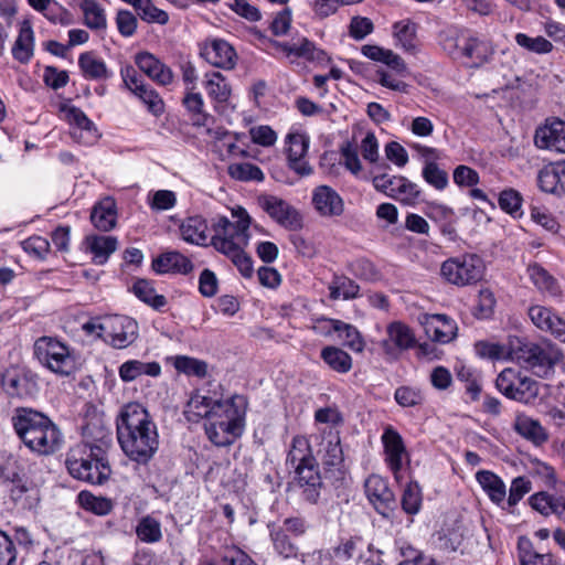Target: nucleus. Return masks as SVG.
<instances>
[{"label": "nucleus", "mask_w": 565, "mask_h": 565, "mask_svg": "<svg viewBox=\"0 0 565 565\" xmlns=\"http://www.w3.org/2000/svg\"><path fill=\"white\" fill-rule=\"evenodd\" d=\"M312 205L320 216L337 217L344 212L340 194L329 185H319L312 191Z\"/></svg>", "instance_id": "obj_19"}, {"label": "nucleus", "mask_w": 565, "mask_h": 565, "mask_svg": "<svg viewBox=\"0 0 565 565\" xmlns=\"http://www.w3.org/2000/svg\"><path fill=\"white\" fill-rule=\"evenodd\" d=\"M136 535L145 543H157L162 539L161 523L151 515L142 516L136 526Z\"/></svg>", "instance_id": "obj_52"}, {"label": "nucleus", "mask_w": 565, "mask_h": 565, "mask_svg": "<svg viewBox=\"0 0 565 565\" xmlns=\"http://www.w3.org/2000/svg\"><path fill=\"white\" fill-rule=\"evenodd\" d=\"M247 399L243 395H233L225 401H214V445L226 446L243 434Z\"/></svg>", "instance_id": "obj_6"}, {"label": "nucleus", "mask_w": 565, "mask_h": 565, "mask_svg": "<svg viewBox=\"0 0 565 565\" xmlns=\"http://www.w3.org/2000/svg\"><path fill=\"white\" fill-rule=\"evenodd\" d=\"M85 248L93 254L97 265H104L109 256L117 249V238L114 236L89 235L85 238Z\"/></svg>", "instance_id": "obj_28"}, {"label": "nucleus", "mask_w": 565, "mask_h": 565, "mask_svg": "<svg viewBox=\"0 0 565 565\" xmlns=\"http://www.w3.org/2000/svg\"><path fill=\"white\" fill-rule=\"evenodd\" d=\"M333 329L339 338L342 339L344 347L358 353L363 352L365 342L362 334L354 326L340 320L334 322Z\"/></svg>", "instance_id": "obj_48"}, {"label": "nucleus", "mask_w": 565, "mask_h": 565, "mask_svg": "<svg viewBox=\"0 0 565 565\" xmlns=\"http://www.w3.org/2000/svg\"><path fill=\"white\" fill-rule=\"evenodd\" d=\"M13 428L32 452L50 456L61 449L63 434L44 414L31 408H19L12 417Z\"/></svg>", "instance_id": "obj_3"}, {"label": "nucleus", "mask_w": 565, "mask_h": 565, "mask_svg": "<svg viewBox=\"0 0 565 565\" xmlns=\"http://www.w3.org/2000/svg\"><path fill=\"white\" fill-rule=\"evenodd\" d=\"M214 565H257L234 544H225L214 555Z\"/></svg>", "instance_id": "obj_44"}, {"label": "nucleus", "mask_w": 565, "mask_h": 565, "mask_svg": "<svg viewBox=\"0 0 565 565\" xmlns=\"http://www.w3.org/2000/svg\"><path fill=\"white\" fill-rule=\"evenodd\" d=\"M372 182L377 191L405 204H414L420 194L417 184L411 182L405 177H390L384 172H379L373 177Z\"/></svg>", "instance_id": "obj_13"}, {"label": "nucleus", "mask_w": 565, "mask_h": 565, "mask_svg": "<svg viewBox=\"0 0 565 565\" xmlns=\"http://www.w3.org/2000/svg\"><path fill=\"white\" fill-rule=\"evenodd\" d=\"M135 62L139 70L157 84L166 86L173 82L174 75L172 70L153 54L148 52L138 53Z\"/></svg>", "instance_id": "obj_22"}, {"label": "nucleus", "mask_w": 565, "mask_h": 565, "mask_svg": "<svg viewBox=\"0 0 565 565\" xmlns=\"http://www.w3.org/2000/svg\"><path fill=\"white\" fill-rule=\"evenodd\" d=\"M34 355L41 364L56 374L68 375L74 370V358L68 347L56 338H39L34 343Z\"/></svg>", "instance_id": "obj_10"}, {"label": "nucleus", "mask_w": 565, "mask_h": 565, "mask_svg": "<svg viewBox=\"0 0 565 565\" xmlns=\"http://www.w3.org/2000/svg\"><path fill=\"white\" fill-rule=\"evenodd\" d=\"M231 215L234 221L218 216L214 224V249L231 259L244 278H250L254 274L253 259L244 250L249 242L250 216L241 206L231 210Z\"/></svg>", "instance_id": "obj_2"}, {"label": "nucleus", "mask_w": 565, "mask_h": 565, "mask_svg": "<svg viewBox=\"0 0 565 565\" xmlns=\"http://www.w3.org/2000/svg\"><path fill=\"white\" fill-rule=\"evenodd\" d=\"M191 262L178 252H167L153 259L152 268L159 274L170 271L186 274L192 270Z\"/></svg>", "instance_id": "obj_34"}, {"label": "nucleus", "mask_w": 565, "mask_h": 565, "mask_svg": "<svg viewBox=\"0 0 565 565\" xmlns=\"http://www.w3.org/2000/svg\"><path fill=\"white\" fill-rule=\"evenodd\" d=\"M34 53V33L29 24H23L12 46V56L22 64H28Z\"/></svg>", "instance_id": "obj_38"}, {"label": "nucleus", "mask_w": 565, "mask_h": 565, "mask_svg": "<svg viewBox=\"0 0 565 565\" xmlns=\"http://www.w3.org/2000/svg\"><path fill=\"white\" fill-rule=\"evenodd\" d=\"M315 459L308 439L305 436H295L287 456V465L296 468L297 466L312 462Z\"/></svg>", "instance_id": "obj_46"}, {"label": "nucleus", "mask_w": 565, "mask_h": 565, "mask_svg": "<svg viewBox=\"0 0 565 565\" xmlns=\"http://www.w3.org/2000/svg\"><path fill=\"white\" fill-rule=\"evenodd\" d=\"M134 7L138 17L147 23L167 24L169 15L166 11L157 8L151 0H136Z\"/></svg>", "instance_id": "obj_53"}, {"label": "nucleus", "mask_w": 565, "mask_h": 565, "mask_svg": "<svg viewBox=\"0 0 565 565\" xmlns=\"http://www.w3.org/2000/svg\"><path fill=\"white\" fill-rule=\"evenodd\" d=\"M514 39L518 45L536 54L551 53L554 47L552 42L541 35L531 38L525 33H516Z\"/></svg>", "instance_id": "obj_60"}, {"label": "nucleus", "mask_w": 565, "mask_h": 565, "mask_svg": "<svg viewBox=\"0 0 565 565\" xmlns=\"http://www.w3.org/2000/svg\"><path fill=\"white\" fill-rule=\"evenodd\" d=\"M183 414L188 422H203L207 439L212 441V427L210 426V416L212 414V399L209 396L194 392L188 401Z\"/></svg>", "instance_id": "obj_21"}, {"label": "nucleus", "mask_w": 565, "mask_h": 565, "mask_svg": "<svg viewBox=\"0 0 565 565\" xmlns=\"http://www.w3.org/2000/svg\"><path fill=\"white\" fill-rule=\"evenodd\" d=\"M382 443L386 454V461L397 479L402 469L403 457L406 455L403 438L397 430L388 426L382 435Z\"/></svg>", "instance_id": "obj_24"}, {"label": "nucleus", "mask_w": 565, "mask_h": 565, "mask_svg": "<svg viewBox=\"0 0 565 565\" xmlns=\"http://www.w3.org/2000/svg\"><path fill=\"white\" fill-rule=\"evenodd\" d=\"M518 554L521 565H557L552 553L536 552L531 540L525 536L519 537Z\"/></svg>", "instance_id": "obj_35"}, {"label": "nucleus", "mask_w": 565, "mask_h": 565, "mask_svg": "<svg viewBox=\"0 0 565 565\" xmlns=\"http://www.w3.org/2000/svg\"><path fill=\"white\" fill-rule=\"evenodd\" d=\"M564 498V494L561 495H552L546 492H539L530 497L529 502L530 505L540 512L543 515H548L551 513L556 514V510H558V501Z\"/></svg>", "instance_id": "obj_59"}, {"label": "nucleus", "mask_w": 565, "mask_h": 565, "mask_svg": "<svg viewBox=\"0 0 565 565\" xmlns=\"http://www.w3.org/2000/svg\"><path fill=\"white\" fill-rule=\"evenodd\" d=\"M422 324L426 335L434 342L448 343L457 337V323L446 315H426Z\"/></svg>", "instance_id": "obj_18"}, {"label": "nucleus", "mask_w": 565, "mask_h": 565, "mask_svg": "<svg viewBox=\"0 0 565 565\" xmlns=\"http://www.w3.org/2000/svg\"><path fill=\"white\" fill-rule=\"evenodd\" d=\"M78 499L81 505L85 510L90 511L97 515H107L114 508L111 500L102 497H95L86 491H82L78 494Z\"/></svg>", "instance_id": "obj_58"}, {"label": "nucleus", "mask_w": 565, "mask_h": 565, "mask_svg": "<svg viewBox=\"0 0 565 565\" xmlns=\"http://www.w3.org/2000/svg\"><path fill=\"white\" fill-rule=\"evenodd\" d=\"M2 387L11 397H31L36 392V383L25 372L9 370L2 375Z\"/></svg>", "instance_id": "obj_23"}, {"label": "nucleus", "mask_w": 565, "mask_h": 565, "mask_svg": "<svg viewBox=\"0 0 565 565\" xmlns=\"http://www.w3.org/2000/svg\"><path fill=\"white\" fill-rule=\"evenodd\" d=\"M484 271V262L477 254H463L448 258L440 267L443 278L457 287L478 284L482 280Z\"/></svg>", "instance_id": "obj_8"}, {"label": "nucleus", "mask_w": 565, "mask_h": 565, "mask_svg": "<svg viewBox=\"0 0 565 565\" xmlns=\"http://www.w3.org/2000/svg\"><path fill=\"white\" fill-rule=\"evenodd\" d=\"M183 104L192 114L193 125L198 127H205L209 120V114L203 111L204 103L201 94L189 90L183 98Z\"/></svg>", "instance_id": "obj_57"}, {"label": "nucleus", "mask_w": 565, "mask_h": 565, "mask_svg": "<svg viewBox=\"0 0 565 565\" xmlns=\"http://www.w3.org/2000/svg\"><path fill=\"white\" fill-rule=\"evenodd\" d=\"M67 119L70 124L73 126L72 136L77 138V131L79 134L86 132L89 139H95L97 137V129L94 122L86 116V114L77 108L71 107L66 113Z\"/></svg>", "instance_id": "obj_51"}, {"label": "nucleus", "mask_w": 565, "mask_h": 565, "mask_svg": "<svg viewBox=\"0 0 565 565\" xmlns=\"http://www.w3.org/2000/svg\"><path fill=\"white\" fill-rule=\"evenodd\" d=\"M423 179L433 188L443 191L447 188L449 179L448 173L443 170L437 162L424 164L422 171Z\"/></svg>", "instance_id": "obj_61"}, {"label": "nucleus", "mask_w": 565, "mask_h": 565, "mask_svg": "<svg viewBox=\"0 0 565 565\" xmlns=\"http://www.w3.org/2000/svg\"><path fill=\"white\" fill-rule=\"evenodd\" d=\"M98 337H104L114 348L124 349L138 338V323L127 316L107 317L100 322Z\"/></svg>", "instance_id": "obj_12"}, {"label": "nucleus", "mask_w": 565, "mask_h": 565, "mask_svg": "<svg viewBox=\"0 0 565 565\" xmlns=\"http://www.w3.org/2000/svg\"><path fill=\"white\" fill-rule=\"evenodd\" d=\"M182 238L191 244L207 246L212 238L207 236V224L201 216L188 217L180 226Z\"/></svg>", "instance_id": "obj_30"}, {"label": "nucleus", "mask_w": 565, "mask_h": 565, "mask_svg": "<svg viewBox=\"0 0 565 565\" xmlns=\"http://www.w3.org/2000/svg\"><path fill=\"white\" fill-rule=\"evenodd\" d=\"M83 440L81 443H90V446H98L104 450H108L111 438L108 428L100 415L87 417L86 423L82 427Z\"/></svg>", "instance_id": "obj_25"}, {"label": "nucleus", "mask_w": 565, "mask_h": 565, "mask_svg": "<svg viewBox=\"0 0 565 565\" xmlns=\"http://www.w3.org/2000/svg\"><path fill=\"white\" fill-rule=\"evenodd\" d=\"M388 339L383 342L384 348L388 351V344L392 342L399 350H407L415 344V335L411 328L402 322H392L387 327Z\"/></svg>", "instance_id": "obj_42"}, {"label": "nucleus", "mask_w": 565, "mask_h": 565, "mask_svg": "<svg viewBox=\"0 0 565 565\" xmlns=\"http://www.w3.org/2000/svg\"><path fill=\"white\" fill-rule=\"evenodd\" d=\"M117 439L132 461L147 465L159 448V434L148 411L139 403L125 405L116 419Z\"/></svg>", "instance_id": "obj_1"}, {"label": "nucleus", "mask_w": 565, "mask_h": 565, "mask_svg": "<svg viewBox=\"0 0 565 565\" xmlns=\"http://www.w3.org/2000/svg\"><path fill=\"white\" fill-rule=\"evenodd\" d=\"M78 65L83 75L88 79H107L111 76L105 62L93 52L82 53L78 57Z\"/></svg>", "instance_id": "obj_41"}, {"label": "nucleus", "mask_w": 565, "mask_h": 565, "mask_svg": "<svg viewBox=\"0 0 565 565\" xmlns=\"http://www.w3.org/2000/svg\"><path fill=\"white\" fill-rule=\"evenodd\" d=\"M365 493L375 510L388 518L395 508V497L387 481L377 475L370 476L365 481Z\"/></svg>", "instance_id": "obj_16"}, {"label": "nucleus", "mask_w": 565, "mask_h": 565, "mask_svg": "<svg viewBox=\"0 0 565 565\" xmlns=\"http://www.w3.org/2000/svg\"><path fill=\"white\" fill-rule=\"evenodd\" d=\"M561 163L546 166L537 174V184L546 193L562 195Z\"/></svg>", "instance_id": "obj_47"}, {"label": "nucleus", "mask_w": 565, "mask_h": 565, "mask_svg": "<svg viewBox=\"0 0 565 565\" xmlns=\"http://www.w3.org/2000/svg\"><path fill=\"white\" fill-rule=\"evenodd\" d=\"M237 55L234 47L224 40H214V67L232 70Z\"/></svg>", "instance_id": "obj_54"}, {"label": "nucleus", "mask_w": 565, "mask_h": 565, "mask_svg": "<svg viewBox=\"0 0 565 565\" xmlns=\"http://www.w3.org/2000/svg\"><path fill=\"white\" fill-rule=\"evenodd\" d=\"M323 467V478L335 489L348 486V471L344 467L343 450L338 431H324L317 450Z\"/></svg>", "instance_id": "obj_7"}, {"label": "nucleus", "mask_w": 565, "mask_h": 565, "mask_svg": "<svg viewBox=\"0 0 565 565\" xmlns=\"http://www.w3.org/2000/svg\"><path fill=\"white\" fill-rule=\"evenodd\" d=\"M232 88L226 78L218 72H214V109L224 117L227 121L231 120V115L235 110V105L231 100Z\"/></svg>", "instance_id": "obj_31"}, {"label": "nucleus", "mask_w": 565, "mask_h": 565, "mask_svg": "<svg viewBox=\"0 0 565 565\" xmlns=\"http://www.w3.org/2000/svg\"><path fill=\"white\" fill-rule=\"evenodd\" d=\"M475 351L480 358L500 360L509 358V344L503 345L490 341H478L475 343Z\"/></svg>", "instance_id": "obj_63"}, {"label": "nucleus", "mask_w": 565, "mask_h": 565, "mask_svg": "<svg viewBox=\"0 0 565 565\" xmlns=\"http://www.w3.org/2000/svg\"><path fill=\"white\" fill-rule=\"evenodd\" d=\"M132 291L136 297L156 310H160L167 305L166 297L158 295L150 281L146 279H138L132 286Z\"/></svg>", "instance_id": "obj_50"}, {"label": "nucleus", "mask_w": 565, "mask_h": 565, "mask_svg": "<svg viewBox=\"0 0 565 565\" xmlns=\"http://www.w3.org/2000/svg\"><path fill=\"white\" fill-rule=\"evenodd\" d=\"M495 386L505 397L532 404L540 394L541 384L514 367H505L495 380Z\"/></svg>", "instance_id": "obj_9"}, {"label": "nucleus", "mask_w": 565, "mask_h": 565, "mask_svg": "<svg viewBox=\"0 0 565 565\" xmlns=\"http://www.w3.org/2000/svg\"><path fill=\"white\" fill-rule=\"evenodd\" d=\"M534 143L539 149L565 153V121L556 117L545 119L535 130Z\"/></svg>", "instance_id": "obj_15"}, {"label": "nucleus", "mask_w": 565, "mask_h": 565, "mask_svg": "<svg viewBox=\"0 0 565 565\" xmlns=\"http://www.w3.org/2000/svg\"><path fill=\"white\" fill-rule=\"evenodd\" d=\"M394 34L402 47L407 52L416 50V24L409 20L399 21L394 24Z\"/></svg>", "instance_id": "obj_56"}, {"label": "nucleus", "mask_w": 565, "mask_h": 565, "mask_svg": "<svg viewBox=\"0 0 565 565\" xmlns=\"http://www.w3.org/2000/svg\"><path fill=\"white\" fill-rule=\"evenodd\" d=\"M167 362L170 363L178 373H182L186 376L203 379L206 376L209 370L206 362L188 355L169 356L167 358Z\"/></svg>", "instance_id": "obj_39"}, {"label": "nucleus", "mask_w": 565, "mask_h": 565, "mask_svg": "<svg viewBox=\"0 0 565 565\" xmlns=\"http://www.w3.org/2000/svg\"><path fill=\"white\" fill-rule=\"evenodd\" d=\"M527 275L534 286L543 294H547L551 297H561L562 289L557 279L552 276L544 267L540 264H531L527 266Z\"/></svg>", "instance_id": "obj_32"}, {"label": "nucleus", "mask_w": 565, "mask_h": 565, "mask_svg": "<svg viewBox=\"0 0 565 565\" xmlns=\"http://www.w3.org/2000/svg\"><path fill=\"white\" fill-rule=\"evenodd\" d=\"M522 195L516 190L509 188L499 194V206L512 216L521 215Z\"/></svg>", "instance_id": "obj_62"}, {"label": "nucleus", "mask_w": 565, "mask_h": 565, "mask_svg": "<svg viewBox=\"0 0 565 565\" xmlns=\"http://www.w3.org/2000/svg\"><path fill=\"white\" fill-rule=\"evenodd\" d=\"M329 297L337 300L342 297L345 300L359 297L360 286L347 276L335 275L329 285Z\"/></svg>", "instance_id": "obj_49"}, {"label": "nucleus", "mask_w": 565, "mask_h": 565, "mask_svg": "<svg viewBox=\"0 0 565 565\" xmlns=\"http://www.w3.org/2000/svg\"><path fill=\"white\" fill-rule=\"evenodd\" d=\"M310 139L306 134L290 132L286 137L287 162L290 170L300 177L310 175L312 167L306 159Z\"/></svg>", "instance_id": "obj_14"}, {"label": "nucleus", "mask_w": 565, "mask_h": 565, "mask_svg": "<svg viewBox=\"0 0 565 565\" xmlns=\"http://www.w3.org/2000/svg\"><path fill=\"white\" fill-rule=\"evenodd\" d=\"M119 377L121 381L129 383L137 380L141 375L152 377L159 376L161 366L158 362H141L139 360H129L119 366Z\"/></svg>", "instance_id": "obj_33"}, {"label": "nucleus", "mask_w": 565, "mask_h": 565, "mask_svg": "<svg viewBox=\"0 0 565 565\" xmlns=\"http://www.w3.org/2000/svg\"><path fill=\"white\" fill-rule=\"evenodd\" d=\"M468 29L450 25L438 33V43L449 56L458 58V42H463Z\"/></svg>", "instance_id": "obj_43"}, {"label": "nucleus", "mask_w": 565, "mask_h": 565, "mask_svg": "<svg viewBox=\"0 0 565 565\" xmlns=\"http://www.w3.org/2000/svg\"><path fill=\"white\" fill-rule=\"evenodd\" d=\"M294 470L303 499L311 504L318 503L323 482L318 471L317 459L312 460V462L297 466Z\"/></svg>", "instance_id": "obj_17"}, {"label": "nucleus", "mask_w": 565, "mask_h": 565, "mask_svg": "<svg viewBox=\"0 0 565 565\" xmlns=\"http://www.w3.org/2000/svg\"><path fill=\"white\" fill-rule=\"evenodd\" d=\"M320 358L334 372L345 374L352 369L351 355L338 347H324L320 352Z\"/></svg>", "instance_id": "obj_40"}, {"label": "nucleus", "mask_w": 565, "mask_h": 565, "mask_svg": "<svg viewBox=\"0 0 565 565\" xmlns=\"http://www.w3.org/2000/svg\"><path fill=\"white\" fill-rule=\"evenodd\" d=\"M394 399L402 407H415L423 404L424 395L419 388L404 385L396 388Z\"/></svg>", "instance_id": "obj_64"}, {"label": "nucleus", "mask_w": 565, "mask_h": 565, "mask_svg": "<svg viewBox=\"0 0 565 565\" xmlns=\"http://www.w3.org/2000/svg\"><path fill=\"white\" fill-rule=\"evenodd\" d=\"M78 8L84 17V24L94 31H104L107 28L105 9L97 0H79Z\"/></svg>", "instance_id": "obj_37"}, {"label": "nucleus", "mask_w": 565, "mask_h": 565, "mask_svg": "<svg viewBox=\"0 0 565 565\" xmlns=\"http://www.w3.org/2000/svg\"><path fill=\"white\" fill-rule=\"evenodd\" d=\"M258 207L274 222L288 231H300L303 227L302 214L286 200L263 193L256 198Z\"/></svg>", "instance_id": "obj_11"}, {"label": "nucleus", "mask_w": 565, "mask_h": 565, "mask_svg": "<svg viewBox=\"0 0 565 565\" xmlns=\"http://www.w3.org/2000/svg\"><path fill=\"white\" fill-rule=\"evenodd\" d=\"M463 56L476 61V64L486 63L494 53L490 42L479 38L475 32L468 29L465 41L462 42Z\"/></svg>", "instance_id": "obj_27"}, {"label": "nucleus", "mask_w": 565, "mask_h": 565, "mask_svg": "<svg viewBox=\"0 0 565 565\" xmlns=\"http://www.w3.org/2000/svg\"><path fill=\"white\" fill-rule=\"evenodd\" d=\"M529 317L537 329L565 341V320L551 308L540 305L531 306L529 308Z\"/></svg>", "instance_id": "obj_20"}, {"label": "nucleus", "mask_w": 565, "mask_h": 565, "mask_svg": "<svg viewBox=\"0 0 565 565\" xmlns=\"http://www.w3.org/2000/svg\"><path fill=\"white\" fill-rule=\"evenodd\" d=\"M476 478L493 502L501 503L504 501L505 486L497 475L482 470L477 472Z\"/></svg>", "instance_id": "obj_45"}, {"label": "nucleus", "mask_w": 565, "mask_h": 565, "mask_svg": "<svg viewBox=\"0 0 565 565\" xmlns=\"http://www.w3.org/2000/svg\"><path fill=\"white\" fill-rule=\"evenodd\" d=\"M267 527L275 552L284 558H297L299 548L291 542L289 535L279 527V523L269 522Z\"/></svg>", "instance_id": "obj_36"}, {"label": "nucleus", "mask_w": 565, "mask_h": 565, "mask_svg": "<svg viewBox=\"0 0 565 565\" xmlns=\"http://www.w3.org/2000/svg\"><path fill=\"white\" fill-rule=\"evenodd\" d=\"M513 429L523 438L532 441L534 445L540 446L547 441L548 434L542 427L539 420L533 419L524 414L516 415Z\"/></svg>", "instance_id": "obj_29"}, {"label": "nucleus", "mask_w": 565, "mask_h": 565, "mask_svg": "<svg viewBox=\"0 0 565 565\" xmlns=\"http://www.w3.org/2000/svg\"><path fill=\"white\" fill-rule=\"evenodd\" d=\"M92 223L99 231L108 232L113 230L117 222V206L113 198L100 200L90 213Z\"/></svg>", "instance_id": "obj_26"}, {"label": "nucleus", "mask_w": 565, "mask_h": 565, "mask_svg": "<svg viewBox=\"0 0 565 565\" xmlns=\"http://www.w3.org/2000/svg\"><path fill=\"white\" fill-rule=\"evenodd\" d=\"M509 359L531 370L540 377L554 373L555 365L561 361L562 353L553 347H542L526 338H509Z\"/></svg>", "instance_id": "obj_5"}, {"label": "nucleus", "mask_w": 565, "mask_h": 565, "mask_svg": "<svg viewBox=\"0 0 565 565\" xmlns=\"http://www.w3.org/2000/svg\"><path fill=\"white\" fill-rule=\"evenodd\" d=\"M227 172L231 178L242 182H260L265 178L259 167L249 162L232 163L228 166Z\"/></svg>", "instance_id": "obj_55"}, {"label": "nucleus", "mask_w": 565, "mask_h": 565, "mask_svg": "<svg viewBox=\"0 0 565 565\" xmlns=\"http://www.w3.org/2000/svg\"><path fill=\"white\" fill-rule=\"evenodd\" d=\"M65 465L68 473L89 484H104L111 475L107 450L90 443H78L66 454Z\"/></svg>", "instance_id": "obj_4"}]
</instances>
